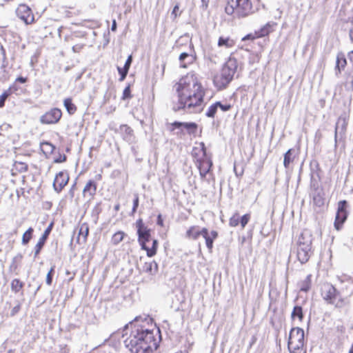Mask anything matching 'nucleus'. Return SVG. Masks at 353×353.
<instances>
[{
	"label": "nucleus",
	"mask_w": 353,
	"mask_h": 353,
	"mask_svg": "<svg viewBox=\"0 0 353 353\" xmlns=\"http://www.w3.org/2000/svg\"><path fill=\"white\" fill-rule=\"evenodd\" d=\"M42 145L43 147H45L46 150H47V152L52 153L55 149L54 145L50 142H43Z\"/></svg>",
	"instance_id": "nucleus-46"
},
{
	"label": "nucleus",
	"mask_w": 353,
	"mask_h": 353,
	"mask_svg": "<svg viewBox=\"0 0 353 353\" xmlns=\"http://www.w3.org/2000/svg\"><path fill=\"white\" fill-rule=\"evenodd\" d=\"M157 224L160 226L163 225V220L161 214H160L157 216Z\"/></svg>",
	"instance_id": "nucleus-55"
},
{
	"label": "nucleus",
	"mask_w": 353,
	"mask_h": 353,
	"mask_svg": "<svg viewBox=\"0 0 353 353\" xmlns=\"http://www.w3.org/2000/svg\"><path fill=\"white\" fill-rule=\"evenodd\" d=\"M240 216L238 213H235L229 221V225L231 227H236L239 224Z\"/></svg>",
	"instance_id": "nucleus-39"
},
{
	"label": "nucleus",
	"mask_w": 353,
	"mask_h": 353,
	"mask_svg": "<svg viewBox=\"0 0 353 353\" xmlns=\"http://www.w3.org/2000/svg\"><path fill=\"white\" fill-rule=\"evenodd\" d=\"M69 181V174L67 171H61L55 176L53 181V188L57 193H60Z\"/></svg>",
	"instance_id": "nucleus-15"
},
{
	"label": "nucleus",
	"mask_w": 353,
	"mask_h": 353,
	"mask_svg": "<svg viewBox=\"0 0 353 353\" xmlns=\"http://www.w3.org/2000/svg\"><path fill=\"white\" fill-rule=\"evenodd\" d=\"M134 200H133V206H132V214H134V213L136 212L138 207H139V194H134Z\"/></svg>",
	"instance_id": "nucleus-44"
},
{
	"label": "nucleus",
	"mask_w": 353,
	"mask_h": 353,
	"mask_svg": "<svg viewBox=\"0 0 353 353\" xmlns=\"http://www.w3.org/2000/svg\"><path fill=\"white\" fill-rule=\"evenodd\" d=\"M347 205L348 204L346 200H342L338 203L337 211L334 223V228L336 230H340L341 229L343 223L347 218Z\"/></svg>",
	"instance_id": "nucleus-10"
},
{
	"label": "nucleus",
	"mask_w": 353,
	"mask_h": 353,
	"mask_svg": "<svg viewBox=\"0 0 353 353\" xmlns=\"http://www.w3.org/2000/svg\"><path fill=\"white\" fill-rule=\"evenodd\" d=\"M12 89L16 90V85L15 84H13L12 86H10L8 90H5L0 95V108H3L5 105V102L6 101V99L12 94Z\"/></svg>",
	"instance_id": "nucleus-29"
},
{
	"label": "nucleus",
	"mask_w": 353,
	"mask_h": 353,
	"mask_svg": "<svg viewBox=\"0 0 353 353\" xmlns=\"http://www.w3.org/2000/svg\"><path fill=\"white\" fill-rule=\"evenodd\" d=\"M33 231L34 230L32 228H29L24 232V234H23V236H22V244L23 245H26L29 243V241L32 239Z\"/></svg>",
	"instance_id": "nucleus-36"
},
{
	"label": "nucleus",
	"mask_w": 353,
	"mask_h": 353,
	"mask_svg": "<svg viewBox=\"0 0 353 353\" xmlns=\"http://www.w3.org/2000/svg\"><path fill=\"white\" fill-rule=\"evenodd\" d=\"M276 23L273 21L268 22L265 25L261 27L259 30L255 32V35L257 38L268 36L270 32L274 30Z\"/></svg>",
	"instance_id": "nucleus-20"
},
{
	"label": "nucleus",
	"mask_w": 353,
	"mask_h": 353,
	"mask_svg": "<svg viewBox=\"0 0 353 353\" xmlns=\"http://www.w3.org/2000/svg\"><path fill=\"white\" fill-rule=\"evenodd\" d=\"M199 165L198 168L199 170V174L201 178L203 179L206 174L210 171L211 168L212 166V161L210 157H206V159H200L198 160Z\"/></svg>",
	"instance_id": "nucleus-18"
},
{
	"label": "nucleus",
	"mask_w": 353,
	"mask_h": 353,
	"mask_svg": "<svg viewBox=\"0 0 353 353\" xmlns=\"http://www.w3.org/2000/svg\"><path fill=\"white\" fill-rule=\"evenodd\" d=\"M17 16L26 24H31L34 21V15L31 9L25 4H21L16 10Z\"/></svg>",
	"instance_id": "nucleus-14"
},
{
	"label": "nucleus",
	"mask_w": 353,
	"mask_h": 353,
	"mask_svg": "<svg viewBox=\"0 0 353 353\" xmlns=\"http://www.w3.org/2000/svg\"><path fill=\"white\" fill-rule=\"evenodd\" d=\"M312 235L307 230H303L298 237L296 243V254L297 260L301 263H306L313 254Z\"/></svg>",
	"instance_id": "nucleus-3"
},
{
	"label": "nucleus",
	"mask_w": 353,
	"mask_h": 353,
	"mask_svg": "<svg viewBox=\"0 0 353 353\" xmlns=\"http://www.w3.org/2000/svg\"><path fill=\"white\" fill-rule=\"evenodd\" d=\"M28 81V78L27 77H18L16 80H15V82L14 84H17V83H26Z\"/></svg>",
	"instance_id": "nucleus-52"
},
{
	"label": "nucleus",
	"mask_w": 353,
	"mask_h": 353,
	"mask_svg": "<svg viewBox=\"0 0 353 353\" xmlns=\"http://www.w3.org/2000/svg\"><path fill=\"white\" fill-rule=\"evenodd\" d=\"M54 225V223L52 222L49 224V225L46 228L42 236L39 239V241L36 244L34 247V258L37 256V255L40 253L41 249L43 248L48 236L50 235L52 228Z\"/></svg>",
	"instance_id": "nucleus-17"
},
{
	"label": "nucleus",
	"mask_w": 353,
	"mask_h": 353,
	"mask_svg": "<svg viewBox=\"0 0 353 353\" xmlns=\"http://www.w3.org/2000/svg\"><path fill=\"white\" fill-rule=\"evenodd\" d=\"M186 235L188 237L192 238L194 240L202 236L205 239L208 249L211 251L213 248L214 241L218 237V232L215 230H212L211 232L209 233L206 228H203L199 230L198 226H192L188 230Z\"/></svg>",
	"instance_id": "nucleus-7"
},
{
	"label": "nucleus",
	"mask_w": 353,
	"mask_h": 353,
	"mask_svg": "<svg viewBox=\"0 0 353 353\" xmlns=\"http://www.w3.org/2000/svg\"><path fill=\"white\" fill-rule=\"evenodd\" d=\"M350 38L351 41L353 42V29L350 30Z\"/></svg>",
	"instance_id": "nucleus-61"
},
{
	"label": "nucleus",
	"mask_w": 353,
	"mask_h": 353,
	"mask_svg": "<svg viewBox=\"0 0 353 353\" xmlns=\"http://www.w3.org/2000/svg\"><path fill=\"white\" fill-rule=\"evenodd\" d=\"M117 70L120 75L119 81H123L125 79L126 76L128 75L129 70L124 68V67L121 68L119 66H117Z\"/></svg>",
	"instance_id": "nucleus-41"
},
{
	"label": "nucleus",
	"mask_w": 353,
	"mask_h": 353,
	"mask_svg": "<svg viewBox=\"0 0 353 353\" xmlns=\"http://www.w3.org/2000/svg\"><path fill=\"white\" fill-rule=\"evenodd\" d=\"M62 112L60 109L54 108L46 112L40 117V122L42 124H55L61 119Z\"/></svg>",
	"instance_id": "nucleus-12"
},
{
	"label": "nucleus",
	"mask_w": 353,
	"mask_h": 353,
	"mask_svg": "<svg viewBox=\"0 0 353 353\" xmlns=\"http://www.w3.org/2000/svg\"><path fill=\"white\" fill-rule=\"evenodd\" d=\"M74 186H75V183L72 185V187L71 188V189L70 190V194L71 195V197H73V196H74Z\"/></svg>",
	"instance_id": "nucleus-60"
},
{
	"label": "nucleus",
	"mask_w": 353,
	"mask_h": 353,
	"mask_svg": "<svg viewBox=\"0 0 353 353\" xmlns=\"http://www.w3.org/2000/svg\"><path fill=\"white\" fill-rule=\"evenodd\" d=\"M161 340L159 328L150 330L138 326L124 340V344L132 353H148L157 349Z\"/></svg>",
	"instance_id": "nucleus-2"
},
{
	"label": "nucleus",
	"mask_w": 353,
	"mask_h": 353,
	"mask_svg": "<svg viewBox=\"0 0 353 353\" xmlns=\"http://www.w3.org/2000/svg\"><path fill=\"white\" fill-rule=\"evenodd\" d=\"M120 131L123 134V139L130 141L133 136V130L126 124L120 125Z\"/></svg>",
	"instance_id": "nucleus-25"
},
{
	"label": "nucleus",
	"mask_w": 353,
	"mask_h": 353,
	"mask_svg": "<svg viewBox=\"0 0 353 353\" xmlns=\"http://www.w3.org/2000/svg\"><path fill=\"white\" fill-rule=\"evenodd\" d=\"M84 47V44H81V43H79V44H76L74 46H72V51L74 52H79Z\"/></svg>",
	"instance_id": "nucleus-51"
},
{
	"label": "nucleus",
	"mask_w": 353,
	"mask_h": 353,
	"mask_svg": "<svg viewBox=\"0 0 353 353\" xmlns=\"http://www.w3.org/2000/svg\"><path fill=\"white\" fill-rule=\"evenodd\" d=\"M238 67L237 60L234 57H230L223 65L221 70L225 72L227 74L233 79Z\"/></svg>",
	"instance_id": "nucleus-19"
},
{
	"label": "nucleus",
	"mask_w": 353,
	"mask_h": 353,
	"mask_svg": "<svg viewBox=\"0 0 353 353\" xmlns=\"http://www.w3.org/2000/svg\"><path fill=\"white\" fill-rule=\"evenodd\" d=\"M54 268H55V266L53 265L50 268V270L48 271V272L46 275V284L48 285H50L52 283V278H53V276L54 274Z\"/></svg>",
	"instance_id": "nucleus-40"
},
{
	"label": "nucleus",
	"mask_w": 353,
	"mask_h": 353,
	"mask_svg": "<svg viewBox=\"0 0 353 353\" xmlns=\"http://www.w3.org/2000/svg\"><path fill=\"white\" fill-rule=\"evenodd\" d=\"M232 79H233L227 74L225 72L221 70L219 74H216L214 77L213 82L219 90H222L225 88Z\"/></svg>",
	"instance_id": "nucleus-16"
},
{
	"label": "nucleus",
	"mask_w": 353,
	"mask_h": 353,
	"mask_svg": "<svg viewBox=\"0 0 353 353\" xmlns=\"http://www.w3.org/2000/svg\"><path fill=\"white\" fill-rule=\"evenodd\" d=\"M189 43L188 51L180 54L179 59L181 62V67L187 68L188 64L192 63L196 59L194 46L188 37H181L176 41L174 46V50H181V47Z\"/></svg>",
	"instance_id": "nucleus-6"
},
{
	"label": "nucleus",
	"mask_w": 353,
	"mask_h": 353,
	"mask_svg": "<svg viewBox=\"0 0 353 353\" xmlns=\"http://www.w3.org/2000/svg\"><path fill=\"white\" fill-rule=\"evenodd\" d=\"M179 6H178V5H176V6L174 7V8H173V10H172V15H174L175 18L178 16V13H177V12H178V11H179Z\"/></svg>",
	"instance_id": "nucleus-56"
},
{
	"label": "nucleus",
	"mask_w": 353,
	"mask_h": 353,
	"mask_svg": "<svg viewBox=\"0 0 353 353\" xmlns=\"http://www.w3.org/2000/svg\"><path fill=\"white\" fill-rule=\"evenodd\" d=\"M125 234L123 231H118L114 233L112 237L111 241L113 245H118L120 242L123 240Z\"/></svg>",
	"instance_id": "nucleus-33"
},
{
	"label": "nucleus",
	"mask_w": 353,
	"mask_h": 353,
	"mask_svg": "<svg viewBox=\"0 0 353 353\" xmlns=\"http://www.w3.org/2000/svg\"><path fill=\"white\" fill-rule=\"evenodd\" d=\"M304 346V331L299 327L290 330L288 341L290 353H301Z\"/></svg>",
	"instance_id": "nucleus-8"
},
{
	"label": "nucleus",
	"mask_w": 353,
	"mask_h": 353,
	"mask_svg": "<svg viewBox=\"0 0 353 353\" xmlns=\"http://www.w3.org/2000/svg\"><path fill=\"white\" fill-rule=\"evenodd\" d=\"M347 121L345 116L341 115L336 123L335 126V133H334V141L335 145H336L338 138L340 139H343L345 137V133L347 130Z\"/></svg>",
	"instance_id": "nucleus-13"
},
{
	"label": "nucleus",
	"mask_w": 353,
	"mask_h": 353,
	"mask_svg": "<svg viewBox=\"0 0 353 353\" xmlns=\"http://www.w3.org/2000/svg\"><path fill=\"white\" fill-rule=\"evenodd\" d=\"M218 109V105H216V102L212 104L205 112V116L209 118H214Z\"/></svg>",
	"instance_id": "nucleus-37"
},
{
	"label": "nucleus",
	"mask_w": 353,
	"mask_h": 353,
	"mask_svg": "<svg viewBox=\"0 0 353 353\" xmlns=\"http://www.w3.org/2000/svg\"><path fill=\"white\" fill-rule=\"evenodd\" d=\"M225 13L234 18H245L254 13L250 0H227Z\"/></svg>",
	"instance_id": "nucleus-4"
},
{
	"label": "nucleus",
	"mask_w": 353,
	"mask_h": 353,
	"mask_svg": "<svg viewBox=\"0 0 353 353\" xmlns=\"http://www.w3.org/2000/svg\"><path fill=\"white\" fill-rule=\"evenodd\" d=\"M132 98L130 86L128 85L125 88L123 92L122 99L126 100Z\"/></svg>",
	"instance_id": "nucleus-43"
},
{
	"label": "nucleus",
	"mask_w": 353,
	"mask_h": 353,
	"mask_svg": "<svg viewBox=\"0 0 353 353\" xmlns=\"http://www.w3.org/2000/svg\"><path fill=\"white\" fill-rule=\"evenodd\" d=\"M89 234V226L88 223H83L81 225L79 235H82L85 240Z\"/></svg>",
	"instance_id": "nucleus-38"
},
{
	"label": "nucleus",
	"mask_w": 353,
	"mask_h": 353,
	"mask_svg": "<svg viewBox=\"0 0 353 353\" xmlns=\"http://www.w3.org/2000/svg\"><path fill=\"white\" fill-rule=\"evenodd\" d=\"M296 317L299 319L300 321H302L304 317L303 308L300 305H295L291 313L292 319H294Z\"/></svg>",
	"instance_id": "nucleus-30"
},
{
	"label": "nucleus",
	"mask_w": 353,
	"mask_h": 353,
	"mask_svg": "<svg viewBox=\"0 0 353 353\" xmlns=\"http://www.w3.org/2000/svg\"><path fill=\"white\" fill-rule=\"evenodd\" d=\"M111 30L113 32L117 30V22L114 19L112 21V23L111 26Z\"/></svg>",
	"instance_id": "nucleus-58"
},
{
	"label": "nucleus",
	"mask_w": 353,
	"mask_h": 353,
	"mask_svg": "<svg viewBox=\"0 0 353 353\" xmlns=\"http://www.w3.org/2000/svg\"><path fill=\"white\" fill-rule=\"evenodd\" d=\"M23 286L24 283L21 281L19 279H13L10 284L11 290L14 293L19 292Z\"/></svg>",
	"instance_id": "nucleus-32"
},
{
	"label": "nucleus",
	"mask_w": 353,
	"mask_h": 353,
	"mask_svg": "<svg viewBox=\"0 0 353 353\" xmlns=\"http://www.w3.org/2000/svg\"><path fill=\"white\" fill-rule=\"evenodd\" d=\"M59 352L61 353H69L70 348L67 345L65 344H61L59 345Z\"/></svg>",
	"instance_id": "nucleus-49"
},
{
	"label": "nucleus",
	"mask_w": 353,
	"mask_h": 353,
	"mask_svg": "<svg viewBox=\"0 0 353 353\" xmlns=\"http://www.w3.org/2000/svg\"><path fill=\"white\" fill-rule=\"evenodd\" d=\"M19 89L17 85L16 84V90L12 89V93H16L17 94H19Z\"/></svg>",
	"instance_id": "nucleus-59"
},
{
	"label": "nucleus",
	"mask_w": 353,
	"mask_h": 353,
	"mask_svg": "<svg viewBox=\"0 0 353 353\" xmlns=\"http://www.w3.org/2000/svg\"><path fill=\"white\" fill-rule=\"evenodd\" d=\"M21 309V304L18 303L17 305H15L10 312V315L12 316H15L20 310Z\"/></svg>",
	"instance_id": "nucleus-50"
},
{
	"label": "nucleus",
	"mask_w": 353,
	"mask_h": 353,
	"mask_svg": "<svg viewBox=\"0 0 353 353\" xmlns=\"http://www.w3.org/2000/svg\"><path fill=\"white\" fill-rule=\"evenodd\" d=\"M234 41L228 37H220L218 40V46L219 47L231 48L234 46Z\"/></svg>",
	"instance_id": "nucleus-27"
},
{
	"label": "nucleus",
	"mask_w": 353,
	"mask_h": 353,
	"mask_svg": "<svg viewBox=\"0 0 353 353\" xmlns=\"http://www.w3.org/2000/svg\"><path fill=\"white\" fill-rule=\"evenodd\" d=\"M348 353H353V343L351 345V347L349 350Z\"/></svg>",
	"instance_id": "nucleus-62"
},
{
	"label": "nucleus",
	"mask_w": 353,
	"mask_h": 353,
	"mask_svg": "<svg viewBox=\"0 0 353 353\" xmlns=\"http://www.w3.org/2000/svg\"><path fill=\"white\" fill-rule=\"evenodd\" d=\"M209 0H201V8L206 10L208 7Z\"/></svg>",
	"instance_id": "nucleus-57"
},
{
	"label": "nucleus",
	"mask_w": 353,
	"mask_h": 353,
	"mask_svg": "<svg viewBox=\"0 0 353 353\" xmlns=\"http://www.w3.org/2000/svg\"><path fill=\"white\" fill-rule=\"evenodd\" d=\"M200 145V147H201V150L203 153V157L201 159H206V157H208V155H207V150H206V147H205V145L203 142H201L199 143Z\"/></svg>",
	"instance_id": "nucleus-48"
},
{
	"label": "nucleus",
	"mask_w": 353,
	"mask_h": 353,
	"mask_svg": "<svg viewBox=\"0 0 353 353\" xmlns=\"http://www.w3.org/2000/svg\"><path fill=\"white\" fill-rule=\"evenodd\" d=\"M119 208H120L119 204H117V205H116L114 206V210H119Z\"/></svg>",
	"instance_id": "nucleus-63"
},
{
	"label": "nucleus",
	"mask_w": 353,
	"mask_h": 353,
	"mask_svg": "<svg viewBox=\"0 0 353 353\" xmlns=\"http://www.w3.org/2000/svg\"><path fill=\"white\" fill-rule=\"evenodd\" d=\"M97 185L94 180H89L83 190L84 196L87 194L92 199L97 192Z\"/></svg>",
	"instance_id": "nucleus-22"
},
{
	"label": "nucleus",
	"mask_w": 353,
	"mask_h": 353,
	"mask_svg": "<svg viewBox=\"0 0 353 353\" xmlns=\"http://www.w3.org/2000/svg\"><path fill=\"white\" fill-rule=\"evenodd\" d=\"M171 125V131H174L176 129L180 130L176 133L177 135L183 134V130H185L189 135L195 136L198 129V124L195 122H181L176 121L172 123Z\"/></svg>",
	"instance_id": "nucleus-11"
},
{
	"label": "nucleus",
	"mask_w": 353,
	"mask_h": 353,
	"mask_svg": "<svg viewBox=\"0 0 353 353\" xmlns=\"http://www.w3.org/2000/svg\"><path fill=\"white\" fill-rule=\"evenodd\" d=\"M158 245H159L158 240L153 239L152 247L149 248L146 245L145 249H143V250L146 251V254L148 257H152L157 254Z\"/></svg>",
	"instance_id": "nucleus-28"
},
{
	"label": "nucleus",
	"mask_w": 353,
	"mask_h": 353,
	"mask_svg": "<svg viewBox=\"0 0 353 353\" xmlns=\"http://www.w3.org/2000/svg\"><path fill=\"white\" fill-rule=\"evenodd\" d=\"M22 258V254H18L12 259V263L10 265V270L11 272H14L18 268V263L21 262Z\"/></svg>",
	"instance_id": "nucleus-35"
},
{
	"label": "nucleus",
	"mask_w": 353,
	"mask_h": 353,
	"mask_svg": "<svg viewBox=\"0 0 353 353\" xmlns=\"http://www.w3.org/2000/svg\"><path fill=\"white\" fill-rule=\"evenodd\" d=\"M313 203L315 205L318 207H321L324 205V198L323 196V194L319 191H316L313 194Z\"/></svg>",
	"instance_id": "nucleus-31"
},
{
	"label": "nucleus",
	"mask_w": 353,
	"mask_h": 353,
	"mask_svg": "<svg viewBox=\"0 0 353 353\" xmlns=\"http://www.w3.org/2000/svg\"><path fill=\"white\" fill-rule=\"evenodd\" d=\"M143 271L150 275H154L158 272V264L154 261L145 262L143 266Z\"/></svg>",
	"instance_id": "nucleus-23"
},
{
	"label": "nucleus",
	"mask_w": 353,
	"mask_h": 353,
	"mask_svg": "<svg viewBox=\"0 0 353 353\" xmlns=\"http://www.w3.org/2000/svg\"><path fill=\"white\" fill-rule=\"evenodd\" d=\"M63 105L69 114H74L77 111V106L72 103L71 98H66L63 101Z\"/></svg>",
	"instance_id": "nucleus-26"
},
{
	"label": "nucleus",
	"mask_w": 353,
	"mask_h": 353,
	"mask_svg": "<svg viewBox=\"0 0 353 353\" xmlns=\"http://www.w3.org/2000/svg\"><path fill=\"white\" fill-rule=\"evenodd\" d=\"M216 105H217L218 108H219L223 112L229 111L232 108V105L230 104H222L220 101H216Z\"/></svg>",
	"instance_id": "nucleus-45"
},
{
	"label": "nucleus",
	"mask_w": 353,
	"mask_h": 353,
	"mask_svg": "<svg viewBox=\"0 0 353 353\" xmlns=\"http://www.w3.org/2000/svg\"><path fill=\"white\" fill-rule=\"evenodd\" d=\"M295 152L296 150L294 148H290L284 154L283 165L285 168H288L290 164L294 161Z\"/></svg>",
	"instance_id": "nucleus-24"
},
{
	"label": "nucleus",
	"mask_w": 353,
	"mask_h": 353,
	"mask_svg": "<svg viewBox=\"0 0 353 353\" xmlns=\"http://www.w3.org/2000/svg\"><path fill=\"white\" fill-rule=\"evenodd\" d=\"M321 296L328 304L336 308H342L347 303V299L341 296V292L330 283H325L321 287Z\"/></svg>",
	"instance_id": "nucleus-5"
},
{
	"label": "nucleus",
	"mask_w": 353,
	"mask_h": 353,
	"mask_svg": "<svg viewBox=\"0 0 353 353\" xmlns=\"http://www.w3.org/2000/svg\"><path fill=\"white\" fill-rule=\"evenodd\" d=\"M137 230L138 242L141 250L145 249L146 243L151 239V230L148 228L143 223L141 219H139L136 222Z\"/></svg>",
	"instance_id": "nucleus-9"
},
{
	"label": "nucleus",
	"mask_w": 353,
	"mask_h": 353,
	"mask_svg": "<svg viewBox=\"0 0 353 353\" xmlns=\"http://www.w3.org/2000/svg\"><path fill=\"white\" fill-rule=\"evenodd\" d=\"M255 38H257L256 37V35L254 36L252 34H248L247 35H245L243 39L242 40L243 41H246V40H254Z\"/></svg>",
	"instance_id": "nucleus-54"
},
{
	"label": "nucleus",
	"mask_w": 353,
	"mask_h": 353,
	"mask_svg": "<svg viewBox=\"0 0 353 353\" xmlns=\"http://www.w3.org/2000/svg\"><path fill=\"white\" fill-rule=\"evenodd\" d=\"M311 275L309 274L300 284V290L302 292H307L311 286Z\"/></svg>",
	"instance_id": "nucleus-34"
},
{
	"label": "nucleus",
	"mask_w": 353,
	"mask_h": 353,
	"mask_svg": "<svg viewBox=\"0 0 353 353\" xmlns=\"http://www.w3.org/2000/svg\"><path fill=\"white\" fill-rule=\"evenodd\" d=\"M66 156L65 154H63V156L60 155L59 157L58 158H56L54 160V163H62V162H64L66 161Z\"/></svg>",
	"instance_id": "nucleus-53"
},
{
	"label": "nucleus",
	"mask_w": 353,
	"mask_h": 353,
	"mask_svg": "<svg viewBox=\"0 0 353 353\" xmlns=\"http://www.w3.org/2000/svg\"><path fill=\"white\" fill-rule=\"evenodd\" d=\"M347 65V60L345 54L343 52H339L336 56V66H335V74L339 76L343 70H344Z\"/></svg>",
	"instance_id": "nucleus-21"
},
{
	"label": "nucleus",
	"mask_w": 353,
	"mask_h": 353,
	"mask_svg": "<svg viewBox=\"0 0 353 353\" xmlns=\"http://www.w3.org/2000/svg\"><path fill=\"white\" fill-rule=\"evenodd\" d=\"M0 49H1V50L2 51V53H3V57L5 58V50H4L3 48L1 46Z\"/></svg>",
	"instance_id": "nucleus-64"
},
{
	"label": "nucleus",
	"mask_w": 353,
	"mask_h": 353,
	"mask_svg": "<svg viewBox=\"0 0 353 353\" xmlns=\"http://www.w3.org/2000/svg\"><path fill=\"white\" fill-rule=\"evenodd\" d=\"M250 219V214H245L241 217H240L239 219V223L241 224V226L242 228H244L245 225L248 224Z\"/></svg>",
	"instance_id": "nucleus-42"
},
{
	"label": "nucleus",
	"mask_w": 353,
	"mask_h": 353,
	"mask_svg": "<svg viewBox=\"0 0 353 353\" xmlns=\"http://www.w3.org/2000/svg\"><path fill=\"white\" fill-rule=\"evenodd\" d=\"M176 90L178 101L172 107L174 112L183 110L188 114H196L203 110L205 91L197 81L182 78L176 84Z\"/></svg>",
	"instance_id": "nucleus-1"
},
{
	"label": "nucleus",
	"mask_w": 353,
	"mask_h": 353,
	"mask_svg": "<svg viewBox=\"0 0 353 353\" xmlns=\"http://www.w3.org/2000/svg\"><path fill=\"white\" fill-rule=\"evenodd\" d=\"M132 63V56L130 54L128 57V58L125 61V63L123 65L124 68L129 70Z\"/></svg>",
	"instance_id": "nucleus-47"
}]
</instances>
